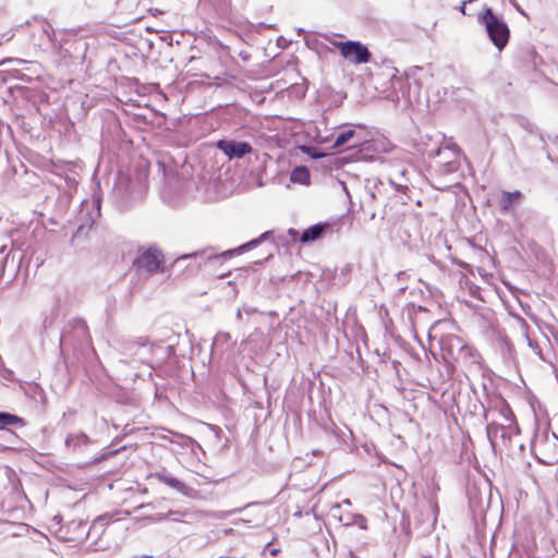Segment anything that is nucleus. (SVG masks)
<instances>
[{
	"mask_svg": "<svg viewBox=\"0 0 558 558\" xmlns=\"http://www.w3.org/2000/svg\"><path fill=\"white\" fill-rule=\"evenodd\" d=\"M356 132L353 129L341 132L335 140L333 147L341 148L342 146L348 144L352 138H354Z\"/></svg>",
	"mask_w": 558,
	"mask_h": 558,
	"instance_id": "obj_11",
	"label": "nucleus"
},
{
	"mask_svg": "<svg viewBox=\"0 0 558 558\" xmlns=\"http://www.w3.org/2000/svg\"><path fill=\"white\" fill-rule=\"evenodd\" d=\"M363 143H364V141L360 138V140L354 141V142L350 145V147H352V148H353V147H359V146H362V144H363Z\"/></svg>",
	"mask_w": 558,
	"mask_h": 558,
	"instance_id": "obj_15",
	"label": "nucleus"
},
{
	"mask_svg": "<svg viewBox=\"0 0 558 558\" xmlns=\"http://www.w3.org/2000/svg\"><path fill=\"white\" fill-rule=\"evenodd\" d=\"M163 255L156 247H149L143 252L134 262V265L149 274H156L163 270Z\"/></svg>",
	"mask_w": 558,
	"mask_h": 558,
	"instance_id": "obj_3",
	"label": "nucleus"
},
{
	"mask_svg": "<svg viewBox=\"0 0 558 558\" xmlns=\"http://www.w3.org/2000/svg\"><path fill=\"white\" fill-rule=\"evenodd\" d=\"M328 227V223H317L311 226L310 228L303 231L302 235L300 236V242L305 244L320 239L324 231Z\"/></svg>",
	"mask_w": 558,
	"mask_h": 558,
	"instance_id": "obj_7",
	"label": "nucleus"
},
{
	"mask_svg": "<svg viewBox=\"0 0 558 558\" xmlns=\"http://www.w3.org/2000/svg\"><path fill=\"white\" fill-rule=\"evenodd\" d=\"M72 524H74L80 530L77 538L81 539V538H83L87 534L86 525L85 524L75 523V522H72Z\"/></svg>",
	"mask_w": 558,
	"mask_h": 558,
	"instance_id": "obj_13",
	"label": "nucleus"
},
{
	"mask_svg": "<svg viewBox=\"0 0 558 558\" xmlns=\"http://www.w3.org/2000/svg\"><path fill=\"white\" fill-rule=\"evenodd\" d=\"M167 482H168L169 484H171V485H174V483H175L177 481H175V480H168Z\"/></svg>",
	"mask_w": 558,
	"mask_h": 558,
	"instance_id": "obj_19",
	"label": "nucleus"
},
{
	"mask_svg": "<svg viewBox=\"0 0 558 558\" xmlns=\"http://www.w3.org/2000/svg\"><path fill=\"white\" fill-rule=\"evenodd\" d=\"M474 2H476V0H468V1H463L462 4L460 5V12L463 14V15H466V16H474V15H478L480 12H474L472 11V8H469L468 9V5H471L473 4Z\"/></svg>",
	"mask_w": 558,
	"mask_h": 558,
	"instance_id": "obj_12",
	"label": "nucleus"
},
{
	"mask_svg": "<svg viewBox=\"0 0 558 558\" xmlns=\"http://www.w3.org/2000/svg\"><path fill=\"white\" fill-rule=\"evenodd\" d=\"M288 233L292 236L298 234V232L294 229H289Z\"/></svg>",
	"mask_w": 558,
	"mask_h": 558,
	"instance_id": "obj_16",
	"label": "nucleus"
},
{
	"mask_svg": "<svg viewBox=\"0 0 558 558\" xmlns=\"http://www.w3.org/2000/svg\"><path fill=\"white\" fill-rule=\"evenodd\" d=\"M277 553H278V549H272L270 554H271L272 556H275V555H277Z\"/></svg>",
	"mask_w": 558,
	"mask_h": 558,
	"instance_id": "obj_20",
	"label": "nucleus"
},
{
	"mask_svg": "<svg viewBox=\"0 0 558 558\" xmlns=\"http://www.w3.org/2000/svg\"><path fill=\"white\" fill-rule=\"evenodd\" d=\"M522 198V194L520 191L514 192H502L499 199L500 210L504 213H508L512 210Z\"/></svg>",
	"mask_w": 558,
	"mask_h": 558,
	"instance_id": "obj_6",
	"label": "nucleus"
},
{
	"mask_svg": "<svg viewBox=\"0 0 558 558\" xmlns=\"http://www.w3.org/2000/svg\"><path fill=\"white\" fill-rule=\"evenodd\" d=\"M218 149H220L229 159L242 158L247 154H251L253 148L247 142H236L219 140L216 143Z\"/></svg>",
	"mask_w": 558,
	"mask_h": 558,
	"instance_id": "obj_4",
	"label": "nucleus"
},
{
	"mask_svg": "<svg viewBox=\"0 0 558 558\" xmlns=\"http://www.w3.org/2000/svg\"><path fill=\"white\" fill-rule=\"evenodd\" d=\"M10 425L15 426H25L26 423L23 417H20L17 415L7 413V412H0V427H5Z\"/></svg>",
	"mask_w": 558,
	"mask_h": 558,
	"instance_id": "obj_8",
	"label": "nucleus"
},
{
	"mask_svg": "<svg viewBox=\"0 0 558 558\" xmlns=\"http://www.w3.org/2000/svg\"><path fill=\"white\" fill-rule=\"evenodd\" d=\"M268 233H269V232H265V233H263V234L259 236V239L252 241V242L250 243V245H256V244H257V243H259L263 239H265V238L268 235Z\"/></svg>",
	"mask_w": 558,
	"mask_h": 558,
	"instance_id": "obj_14",
	"label": "nucleus"
},
{
	"mask_svg": "<svg viewBox=\"0 0 558 558\" xmlns=\"http://www.w3.org/2000/svg\"><path fill=\"white\" fill-rule=\"evenodd\" d=\"M64 539H66V541H75L76 538H74V537H65L64 536Z\"/></svg>",
	"mask_w": 558,
	"mask_h": 558,
	"instance_id": "obj_21",
	"label": "nucleus"
},
{
	"mask_svg": "<svg viewBox=\"0 0 558 558\" xmlns=\"http://www.w3.org/2000/svg\"><path fill=\"white\" fill-rule=\"evenodd\" d=\"M291 180L293 182L307 184L310 182V172L307 168L296 167L291 173Z\"/></svg>",
	"mask_w": 558,
	"mask_h": 558,
	"instance_id": "obj_10",
	"label": "nucleus"
},
{
	"mask_svg": "<svg viewBox=\"0 0 558 558\" xmlns=\"http://www.w3.org/2000/svg\"><path fill=\"white\" fill-rule=\"evenodd\" d=\"M137 558H154L153 556H148V555H143V556H140Z\"/></svg>",
	"mask_w": 558,
	"mask_h": 558,
	"instance_id": "obj_18",
	"label": "nucleus"
},
{
	"mask_svg": "<svg viewBox=\"0 0 558 558\" xmlns=\"http://www.w3.org/2000/svg\"><path fill=\"white\" fill-rule=\"evenodd\" d=\"M331 45L337 48L341 57L355 64L369 62L372 53L368 48L360 41H331Z\"/></svg>",
	"mask_w": 558,
	"mask_h": 558,
	"instance_id": "obj_2",
	"label": "nucleus"
},
{
	"mask_svg": "<svg viewBox=\"0 0 558 558\" xmlns=\"http://www.w3.org/2000/svg\"><path fill=\"white\" fill-rule=\"evenodd\" d=\"M462 340L459 336L450 333L445 335L439 340L441 355L445 360L454 357V348H460Z\"/></svg>",
	"mask_w": 558,
	"mask_h": 558,
	"instance_id": "obj_5",
	"label": "nucleus"
},
{
	"mask_svg": "<svg viewBox=\"0 0 558 558\" xmlns=\"http://www.w3.org/2000/svg\"><path fill=\"white\" fill-rule=\"evenodd\" d=\"M146 342H147V339H146V338H145V339H144V338H142V339H141L140 344L145 345V344H146Z\"/></svg>",
	"mask_w": 558,
	"mask_h": 558,
	"instance_id": "obj_17",
	"label": "nucleus"
},
{
	"mask_svg": "<svg viewBox=\"0 0 558 558\" xmlns=\"http://www.w3.org/2000/svg\"><path fill=\"white\" fill-rule=\"evenodd\" d=\"M459 354L464 361L475 362L480 359V353L473 347L463 344V342L459 348Z\"/></svg>",
	"mask_w": 558,
	"mask_h": 558,
	"instance_id": "obj_9",
	"label": "nucleus"
},
{
	"mask_svg": "<svg viewBox=\"0 0 558 558\" xmlns=\"http://www.w3.org/2000/svg\"><path fill=\"white\" fill-rule=\"evenodd\" d=\"M477 20L484 24L489 39L496 48L502 50L507 46L510 37V31L507 24L495 15L490 8H485L480 11Z\"/></svg>",
	"mask_w": 558,
	"mask_h": 558,
	"instance_id": "obj_1",
	"label": "nucleus"
}]
</instances>
